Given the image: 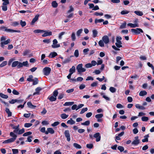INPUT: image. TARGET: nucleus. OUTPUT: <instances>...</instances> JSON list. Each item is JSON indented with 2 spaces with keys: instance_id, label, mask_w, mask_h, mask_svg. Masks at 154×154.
<instances>
[{
  "instance_id": "obj_1",
  "label": "nucleus",
  "mask_w": 154,
  "mask_h": 154,
  "mask_svg": "<svg viewBox=\"0 0 154 154\" xmlns=\"http://www.w3.org/2000/svg\"><path fill=\"white\" fill-rule=\"evenodd\" d=\"M83 65L82 63L78 64L76 67V69L79 73L85 72L86 69L82 67Z\"/></svg>"
},
{
  "instance_id": "obj_2",
  "label": "nucleus",
  "mask_w": 154,
  "mask_h": 154,
  "mask_svg": "<svg viewBox=\"0 0 154 154\" xmlns=\"http://www.w3.org/2000/svg\"><path fill=\"white\" fill-rule=\"evenodd\" d=\"M131 31L134 34H138L140 33V32L143 33V31L140 28H136V29H131Z\"/></svg>"
},
{
  "instance_id": "obj_3",
  "label": "nucleus",
  "mask_w": 154,
  "mask_h": 154,
  "mask_svg": "<svg viewBox=\"0 0 154 154\" xmlns=\"http://www.w3.org/2000/svg\"><path fill=\"white\" fill-rule=\"evenodd\" d=\"M43 71L44 75L48 76L49 75L51 72V69L48 67H46L43 69Z\"/></svg>"
},
{
  "instance_id": "obj_4",
  "label": "nucleus",
  "mask_w": 154,
  "mask_h": 154,
  "mask_svg": "<svg viewBox=\"0 0 154 154\" xmlns=\"http://www.w3.org/2000/svg\"><path fill=\"white\" fill-rule=\"evenodd\" d=\"M94 137L96 138V141L99 142L100 141L101 139V136L99 132H97L93 135Z\"/></svg>"
},
{
  "instance_id": "obj_5",
  "label": "nucleus",
  "mask_w": 154,
  "mask_h": 154,
  "mask_svg": "<svg viewBox=\"0 0 154 154\" xmlns=\"http://www.w3.org/2000/svg\"><path fill=\"white\" fill-rule=\"evenodd\" d=\"M64 135L67 138L68 141L69 142L70 140V135L69 130H65L64 131Z\"/></svg>"
},
{
  "instance_id": "obj_6",
  "label": "nucleus",
  "mask_w": 154,
  "mask_h": 154,
  "mask_svg": "<svg viewBox=\"0 0 154 154\" xmlns=\"http://www.w3.org/2000/svg\"><path fill=\"white\" fill-rule=\"evenodd\" d=\"M138 136L135 137V140L131 143L132 145H137L140 143V140L138 139Z\"/></svg>"
},
{
  "instance_id": "obj_7",
  "label": "nucleus",
  "mask_w": 154,
  "mask_h": 154,
  "mask_svg": "<svg viewBox=\"0 0 154 154\" xmlns=\"http://www.w3.org/2000/svg\"><path fill=\"white\" fill-rule=\"evenodd\" d=\"M23 66L26 67L29 66L28 62L27 61H24L23 63L20 62L18 65V67L20 68L22 67Z\"/></svg>"
},
{
  "instance_id": "obj_8",
  "label": "nucleus",
  "mask_w": 154,
  "mask_h": 154,
  "mask_svg": "<svg viewBox=\"0 0 154 154\" xmlns=\"http://www.w3.org/2000/svg\"><path fill=\"white\" fill-rule=\"evenodd\" d=\"M53 45H52L51 46L53 48H58L60 47V45L56 44L58 43V42L56 39H54L53 41Z\"/></svg>"
},
{
  "instance_id": "obj_9",
  "label": "nucleus",
  "mask_w": 154,
  "mask_h": 154,
  "mask_svg": "<svg viewBox=\"0 0 154 154\" xmlns=\"http://www.w3.org/2000/svg\"><path fill=\"white\" fill-rule=\"evenodd\" d=\"M115 45L117 48L114 45L112 46V48L114 49L116 51H120V49L119 48H121L122 47V45H120L118 43H115Z\"/></svg>"
},
{
  "instance_id": "obj_10",
  "label": "nucleus",
  "mask_w": 154,
  "mask_h": 154,
  "mask_svg": "<svg viewBox=\"0 0 154 154\" xmlns=\"http://www.w3.org/2000/svg\"><path fill=\"white\" fill-rule=\"evenodd\" d=\"M102 40L105 44H107L109 42V39L108 36L104 35L102 38Z\"/></svg>"
},
{
  "instance_id": "obj_11",
  "label": "nucleus",
  "mask_w": 154,
  "mask_h": 154,
  "mask_svg": "<svg viewBox=\"0 0 154 154\" xmlns=\"http://www.w3.org/2000/svg\"><path fill=\"white\" fill-rule=\"evenodd\" d=\"M44 33L42 35V36L45 37L48 36H50L52 35V32L51 31H45Z\"/></svg>"
},
{
  "instance_id": "obj_12",
  "label": "nucleus",
  "mask_w": 154,
  "mask_h": 154,
  "mask_svg": "<svg viewBox=\"0 0 154 154\" xmlns=\"http://www.w3.org/2000/svg\"><path fill=\"white\" fill-rule=\"evenodd\" d=\"M39 16V15L38 14L35 16V17L33 19L31 22V25H32L34 24V23L38 20Z\"/></svg>"
},
{
  "instance_id": "obj_13",
  "label": "nucleus",
  "mask_w": 154,
  "mask_h": 154,
  "mask_svg": "<svg viewBox=\"0 0 154 154\" xmlns=\"http://www.w3.org/2000/svg\"><path fill=\"white\" fill-rule=\"evenodd\" d=\"M20 62H19L18 61H14L13 62L11 66L12 67H14L17 66V68L18 69L20 68L18 67V65Z\"/></svg>"
},
{
  "instance_id": "obj_14",
  "label": "nucleus",
  "mask_w": 154,
  "mask_h": 154,
  "mask_svg": "<svg viewBox=\"0 0 154 154\" xmlns=\"http://www.w3.org/2000/svg\"><path fill=\"white\" fill-rule=\"evenodd\" d=\"M42 89L40 87H37L35 89V90L36 91L33 93V95L36 94L39 95V94L40 91Z\"/></svg>"
},
{
  "instance_id": "obj_15",
  "label": "nucleus",
  "mask_w": 154,
  "mask_h": 154,
  "mask_svg": "<svg viewBox=\"0 0 154 154\" xmlns=\"http://www.w3.org/2000/svg\"><path fill=\"white\" fill-rule=\"evenodd\" d=\"M27 105L28 107L31 109H35L36 106L32 105L31 102H28L27 103Z\"/></svg>"
},
{
  "instance_id": "obj_16",
  "label": "nucleus",
  "mask_w": 154,
  "mask_h": 154,
  "mask_svg": "<svg viewBox=\"0 0 154 154\" xmlns=\"http://www.w3.org/2000/svg\"><path fill=\"white\" fill-rule=\"evenodd\" d=\"M10 29H7L6 27L4 26H2L0 27V30L3 31L9 32Z\"/></svg>"
},
{
  "instance_id": "obj_17",
  "label": "nucleus",
  "mask_w": 154,
  "mask_h": 154,
  "mask_svg": "<svg viewBox=\"0 0 154 154\" xmlns=\"http://www.w3.org/2000/svg\"><path fill=\"white\" fill-rule=\"evenodd\" d=\"M14 141L13 140V139H12L11 138H9L7 140H5L4 141L2 142V143L3 144H5V143H11V142H14Z\"/></svg>"
},
{
  "instance_id": "obj_18",
  "label": "nucleus",
  "mask_w": 154,
  "mask_h": 154,
  "mask_svg": "<svg viewBox=\"0 0 154 154\" xmlns=\"http://www.w3.org/2000/svg\"><path fill=\"white\" fill-rule=\"evenodd\" d=\"M10 135L11 137H13V138H11L13 139V140L14 141L17 137V135L15 134L13 132H11L10 133Z\"/></svg>"
},
{
  "instance_id": "obj_19",
  "label": "nucleus",
  "mask_w": 154,
  "mask_h": 154,
  "mask_svg": "<svg viewBox=\"0 0 154 154\" xmlns=\"http://www.w3.org/2000/svg\"><path fill=\"white\" fill-rule=\"evenodd\" d=\"M128 26H130L132 28H135V27H139V25L137 24H133L132 23H128L127 24Z\"/></svg>"
},
{
  "instance_id": "obj_20",
  "label": "nucleus",
  "mask_w": 154,
  "mask_h": 154,
  "mask_svg": "<svg viewBox=\"0 0 154 154\" xmlns=\"http://www.w3.org/2000/svg\"><path fill=\"white\" fill-rule=\"evenodd\" d=\"M48 99H49L51 101L53 102L56 100L57 97H56L53 96H51L50 97H48Z\"/></svg>"
},
{
  "instance_id": "obj_21",
  "label": "nucleus",
  "mask_w": 154,
  "mask_h": 154,
  "mask_svg": "<svg viewBox=\"0 0 154 154\" xmlns=\"http://www.w3.org/2000/svg\"><path fill=\"white\" fill-rule=\"evenodd\" d=\"M5 111L8 114V117H10L12 116V112L10 111L9 109L8 108H6Z\"/></svg>"
},
{
  "instance_id": "obj_22",
  "label": "nucleus",
  "mask_w": 154,
  "mask_h": 154,
  "mask_svg": "<svg viewBox=\"0 0 154 154\" xmlns=\"http://www.w3.org/2000/svg\"><path fill=\"white\" fill-rule=\"evenodd\" d=\"M147 94V92L145 91H141L140 92L139 94V95L140 96H143Z\"/></svg>"
},
{
  "instance_id": "obj_23",
  "label": "nucleus",
  "mask_w": 154,
  "mask_h": 154,
  "mask_svg": "<svg viewBox=\"0 0 154 154\" xmlns=\"http://www.w3.org/2000/svg\"><path fill=\"white\" fill-rule=\"evenodd\" d=\"M126 21H124V23H122L121 25L120 26L119 29H122L126 28Z\"/></svg>"
},
{
  "instance_id": "obj_24",
  "label": "nucleus",
  "mask_w": 154,
  "mask_h": 154,
  "mask_svg": "<svg viewBox=\"0 0 154 154\" xmlns=\"http://www.w3.org/2000/svg\"><path fill=\"white\" fill-rule=\"evenodd\" d=\"M57 55V53H56L55 52H51L50 54L49 57H50V56H51V58H53L55 57Z\"/></svg>"
},
{
  "instance_id": "obj_25",
  "label": "nucleus",
  "mask_w": 154,
  "mask_h": 154,
  "mask_svg": "<svg viewBox=\"0 0 154 154\" xmlns=\"http://www.w3.org/2000/svg\"><path fill=\"white\" fill-rule=\"evenodd\" d=\"M75 67L74 66H72V68L69 69V72L70 73L72 74L74 72H75Z\"/></svg>"
},
{
  "instance_id": "obj_26",
  "label": "nucleus",
  "mask_w": 154,
  "mask_h": 154,
  "mask_svg": "<svg viewBox=\"0 0 154 154\" xmlns=\"http://www.w3.org/2000/svg\"><path fill=\"white\" fill-rule=\"evenodd\" d=\"M149 137V135L148 134H147L144 136V137L145 138V139L142 140V142H148V138Z\"/></svg>"
},
{
  "instance_id": "obj_27",
  "label": "nucleus",
  "mask_w": 154,
  "mask_h": 154,
  "mask_svg": "<svg viewBox=\"0 0 154 154\" xmlns=\"http://www.w3.org/2000/svg\"><path fill=\"white\" fill-rule=\"evenodd\" d=\"M67 123L71 125H72L75 124V122L72 119V118H70V120L67 121Z\"/></svg>"
},
{
  "instance_id": "obj_28",
  "label": "nucleus",
  "mask_w": 154,
  "mask_h": 154,
  "mask_svg": "<svg viewBox=\"0 0 154 154\" xmlns=\"http://www.w3.org/2000/svg\"><path fill=\"white\" fill-rule=\"evenodd\" d=\"M47 130L49 133L51 134H54V131L52 128H47Z\"/></svg>"
},
{
  "instance_id": "obj_29",
  "label": "nucleus",
  "mask_w": 154,
  "mask_h": 154,
  "mask_svg": "<svg viewBox=\"0 0 154 154\" xmlns=\"http://www.w3.org/2000/svg\"><path fill=\"white\" fill-rule=\"evenodd\" d=\"M104 20L103 19H95L94 21V23L95 24H97L98 23H101L103 22Z\"/></svg>"
},
{
  "instance_id": "obj_30",
  "label": "nucleus",
  "mask_w": 154,
  "mask_h": 154,
  "mask_svg": "<svg viewBox=\"0 0 154 154\" xmlns=\"http://www.w3.org/2000/svg\"><path fill=\"white\" fill-rule=\"evenodd\" d=\"M73 146L77 149H80L82 148L81 146L76 143H74L73 144Z\"/></svg>"
},
{
  "instance_id": "obj_31",
  "label": "nucleus",
  "mask_w": 154,
  "mask_h": 154,
  "mask_svg": "<svg viewBox=\"0 0 154 154\" xmlns=\"http://www.w3.org/2000/svg\"><path fill=\"white\" fill-rule=\"evenodd\" d=\"M52 6L54 8H57L58 6V4L56 1H53L51 3Z\"/></svg>"
},
{
  "instance_id": "obj_32",
  "label": "nucleus",
  "mask_w": 154,
  "mask_h": 154,
  "mask_svg": "<svg viewBox=\"0 0 154 154\" xmlns=\"http://www.w3.org/2000/svg\"><path fill=\"white\" fill-rule=\"evenodd\" d=\"M90 121L89 120L86 121L85 122L82 123H81L82 125H85L87 126H88L90 125Z\"/></svg>"
},
{
  "instance_id": "obj_33",
  "label": "nucleus",
  "mask_w": 154,
  "mask_h": 154,
  "mask_svg": "<svg viewBox=\"0 0 154 154\" xmlns=\"http://www.w3.org/2000/svg\"><path fill=\"white\" fill-rule=\"evenodd\" d=\"M74 103V102H66L65 103L64 105L65 106H72V105H73Z\"/></svg>"
},
{
  "instance_id": "obj_34",
  "label": "nucleus",
  "mask_w": 154,
  "mask_h": 154,
  "mask_svg": "<svg viewBox=\"0 0 154 154\" xmlns=\"http://www.w3.org/2000/svg\"><path fill=\"white\" fill-rule=\"evenodd\" d=\"M98 32L96 30L94 29L93 30V37L94 38H95L97 37Z\"/></svg>"
},
{
  "instance_id": "obj_35",
  "label": "nucleus",
  "mask_w": 154,
  "mask_h": 154,
  "mask_svg": "<svg viewBox=\"0 0 154 154\" xmlns=\"http://www.w3.org/2000/svg\"><path fill=\"white\" fill-rule=\"evenodd\" d=\"M68 116V115L65 113H63L61 114V117L63 119H65Z\"/></svg>"
},
{
  "instance_id": "obj_36",
  "label": "nucleus",
  "mask_w": 154,
  "mask_h": 154,
  "mask_svg": "<svg viewBox=\"0 0 154 154\" xmlns=\"http://www.w3.org/2000/svg\"><path fill=\"white\" fill-rule=\"evenodd\" d=\"M45 32V30L41 29H35L33 31V32L36 33L43 32Z\"/></svg>"
},
{
  "instance_id": "obj_37",
  "label": "nucleus",
  "mask_w": 154,
  "mask_h": 154,
  "mask_svg": "<svg viewBox=\"0 0 154 154\" xmlns=\"http://www.w3.org/2000/svg\"><path fill=\"white\" fill-rule=\"evenodd\" d=\"M0 97L2 98L6 99L8 98V96L7 95L4 94L2 93H0Z\"/></svg>"
},
{
  "instance_id": "obj_38",
  "label": "nucleus",
  "mask_w": 154,
  "mask_h": 154,
  "mask_svg": "<svg viewBox=\"0 0 154 154\" xmlns=\"http://www.w3.org/2000/svg\"><path fill=\"white\" fill-rule=\"evenodd\" d=\"M104 42L102 40H100L98 42L99 45L101 47H103L104 46Z\"/></svg>"
},
{
  "instance_id": "obj_39",
  "label": "nucleus",
  "mask_w": 154,
  "mask_h": 154,
  "mask_svg": "<svg viewBox=\"0 0 154 154\" xmlns=\"http://www.w3.org/2000/svg\"><path fill=\"white\" fill-rule=\"evenodd\" d=\"M2 1L4 2L2 3L3 5H7L9 3L8 0H2Z\"/></svg>"
},
{
  "instance_id": "obj_40",
  "label": "nucleus",
  "mask_w": 154,
  "mask_h": 154,
  "mask_svg": "<svg viewBox=\"0 0 154 154\" xmlns=\"http://www.w3.org/2000/svg\"><path fill=\"white\" fill-rule=\"evenodd\" d=\"M33 82V83L32 85H35L37 84L38 82V79L37 78H35V80H34L33 79V81H32Z\"/></svg>"
},
{
  "instance_id": "obj_41",
  "label": "nucleus",
  "mask_w": 154,
  "mask_h": 154,
  "mask_svg": "<svg viewBox=\"0 0 154 154\" xmlns=\"http://www.w3.org/2000/svg\"><path fill=\"white\" fill-rule=\"evenodd\" d=\"M134 13L137 15L140 16H142L143 14V13L140 11H135Z\"/></svg>"
},
{
  "instance_id": "obj_42",
  "label": "nucleus",
  "mask_w": 154,
  "mask_h": 154,
  "mask_svg": "<svg viewBox=\"0 0 154 154\" xmlns=\"http://www.w3.org/2000/svg\"><path fill=\"white\" fill-rule=\"evenodd\" d=\"M149 119L148 117L147 116H143L141 118L142 121L143 122L147 121Z\"/></svg>"
},
{
  "instance_id": "obj_43",
  "label": "nucleus",
  "mask_w": 154,
  "mask_h": 154,
  "mask_svg": "<svg viewBox=\"0 0 154 154\" xmlns=\"http://www.w3.org/2000/svg\"><path fill=\"white\" fill-rule=\"evenodd\" d=\"M103 116V114H99L96 115L95 116V117L96 119H100Z\"/></svg>"
},
{
  "instance_id": "obj_44",
  "label": "nucleus",
  "mask_w": 154,
  "mask_h": 154,
  "mask_svg": "<svg viewBox=\"0 0 154 154\" xmlns=\"http://www.w3.org/2000/svg\"><path fill=\"white\" fill-rule=\"evenodd\" d=\"M94 15L96 16H102L103 15V13L102 12L98 13L97 12H96L94 13Z\"/></svg>"
},
{
  "instance_id": "obj_45",
  "label": "nucleus",
  "mask_w": 154,
  "mask_h": 154,
  "mask_svg": "<svg viewBox=\"0 0 154 154\" xmlns=\"http://www.w3.org/2000/svg\"><path fill=\"white\" fill-rule=\"evenodd\" d=\"M129 11H127L126 10H125L122 11L121 12V14L122 15H124L127 14L129 13Z\"/></svg>"
},
{
  "instance_id": "obj_46",
  "label": "nucleus",
  "mask_w": 154,
  "mask_h": 154,
  "mask_svg": "<svg viewBox=\"0 0 154 154\" xmlns=\"http://www.w3.org/2000/svg\"><path fill=\"white\" fill-rule=\"evenodd\" d=\"M109 90L112 93H114L116 92V90L115 88L111 87L109 88Z\"/></svg>"
},
{
  "instance_id": "obj_47",
  "label": "nucleus",
  "mask_w": 154,
  "mask_h": 154,
  "mask_svg": "<svg viewBox=\"0 0 154 154\" xmlns=\"http://www.w3.org/2000/svg\"><path fill=\"white\" fill-rule=\"evenodd\" d=\"M7 61H4L2 63L0 64V67H2L7 64Z\"/></svg>"
},
{
  "instance_id": "obj_48",
  "label": "nucleus",
  "mask_w": 154,
  "mask_h": 154,
  "mask_svg": "<svg viewBox=\"0 0 154 154\" xmlns=\"http://www.w3.org/2000/svg\"><path fill=\"white\" fill-rule=\"evenodd\" d=\"M32 124L31 123H25L24 124V126L26 128H29L32 125Z\"/></svg>"
},
{
  "instance_id": "obj_49",
  "label": "nucleus",
  "mask_w": 154,
  "mask_h": 154,
  "mask_svg": "<svg viewBox=\"0 0 154 154\" xmlns=\"http://www.w3.org/2000/svg\"><path fill=\"white\" fill-rule=\"evenodd\" d=\"M71 38L72 41H74L76 39V37L75 36V34L74 32L72 33Z\"/></svg>"
},
{
  "instance_id": "obj_50",
  "label": "nucleus",
  "mask_w": 154,
  "mask_h": 154,
  "mask_svg": "<svg viewBox=\"0 0 154 154\" xmlns=\"http://www.w3.org/2000/svg\"><path fill=\"white\" fill-rule=\"evenodd\" d=\"M33 78V76L32 75H29V78L27 79V81L29 82H32L33 81V79H32Z\"/></svg>"
},
{
  "instance_id": "obj_51",
  "label": "nucleus",
  "mask_w": 154,
  "mask_h": 154,
  "mask_svg": "<svg viewBox=\"0 0 154 154\" xmlns=\"http://www.w3.org/2000/svg\"><path fill=\"white\" fill-rule=\"evenodd\" d=\"M32 134V132L31 131H28L25 133L23 134V136H27L29 135Z\"/></svg>"
},
{
  "instance_id": "obj_52",
  "label": "nucleus",
  "mask_w": 154,
  "mask_h": 154,
  "mask_svg": "<svg viewBox=\"0 0 154 154\" xmlns=\"http://www.w3.org/2000/svg\"><path fill=\"white\" fill-rule=\"evenodd\" d=\"M88 108L87 107H86L85 108H83L82 109L80 112V114H82L84 113L85 112L87 111L88 110Z\"/></svg>"
},
{
  "instance_id": "obj_53",
  "label": "nucleus",
  "mask_w": 154,
  "mask_h": 154,
  "mask_svg": "<svg viewBox=\"0 0 154 154\" xmlns=\"http://www.w3.org/2000/svg\"><path fill=\"white\" fill-rule=\"evenodd\" d=\"M58 94L57 90H55L53 92V96L56 97Z\"/></svg>"
},
{
  "instance_id": "obj_54",
  "label": "nucleus",
  "mask_w": 154,
  "mask_h": 154,
  "mask_svg": "<svg viewBox=\"0 0 154 154\" xmlns=\"http://www.w3.org/2000/svg\"><path fill=\"white\" fill-rule=\"evenodd\" d=\"M74 55L75 57H77L79 56V51L78 49L75 50L74 53Z\"/></svg>"
},
{
  "instance_id": "obj_55",
  "label": "nucleus",
  "mask_w": 154,
  "mask_h": 154,
  "mask_svg": "<svg viewBox=\"0 0 154 154\" xmlns=\"http://www.w3.org/2000/svg\"><path fill=\"white\" fill-rule=\"evenodd\" d=\"M69 9L67 11V14L71 12L74 11V8L72 7V5L69 6Z\"/></svg>"
},
{
  "instance_id": "obj_56",
  "label": "nucleus",
  "mask_w": 154,
  "mask_h": 154,
  "mask_svg": "<svg viewBox=\"0 0 154 154\" xmlns=\"http://www.w3.org/2000/svg\"><path fill=\"white\" fill-rule=\"evenodd\" d=\"M94 146L92 144H88L86 145V147L89 149H91Z\"/></svg>"
},
{
  "instance_id": "obj_57",
  "label": "nucleus",
  "mask_w": 154,
  "mask_h": 154,
  "mask_svg": "<svg viewBox=\"0 0 154 154\" xmlns=\"http://www.w3.org/2000/svg\"><path fill=\"white\" fill-rule=\"evenodd\" d=\"M12 92L13 94L15 95H18L20 94V93L18 91L14 89H13Z\"/></svg>"
},
{
  "instance_id": "obj_58",
  "label": "nucleus",
  "mask_w": 154,
  "mask_h": 154,
  "mask_svg": "<svg viewBox=\"0 0 154 154\" xmlns=\"http://www.w3.org/2000/svg\"><path fill=\"white\" fill-rule=\"evenodd\" d=\"M19 23L17 21H15L12 23L11 24V26H16L19 25Z\"/></svg>"
},
{
  "instance_id": "obj_59",
  "label": "nucleus",
  "mask_w": 154,
  "mask_h": 154,
  "mask_svg": "<svg viewBox=\"0 0 154 154\" xmlns=\"http://www.w3.org/2000/svg\"><path fill=\"white\" fill-rule=\"evenodd\" d=\"M66 33L65 32H61L59 34L58 38L60 39H61L62 38V36Z\"/></svg>"
},
{
  "instance_id": "obj_60",
  "label": "nucleus",
  "mask_w": 154,
  "mask_h": 154,
  "mask_svg": "<svg viewBox=\"0 0 154 154\" xmlns=\"http://www.w3.org/2000/svg\"><path fill=\"white\" fill-rule=\"evenodd\" d=\"M64 94L63 93H60L58 97V99H62L64 97Z\"/></svg>"
},
{
  "instance_id": "obj_61",
  "label": "nucleus",
  "mask_w": 154,
  "mask_h": 154,
  "mask_svg": "<svg viewBox=\"0 0 154 154\" xmlns=\"http://www.w3.org/2000/svg\"><path fill=\"white\" fill-rule=\"evenodd\" d=\"M118 149L120 150V152H122L124 150V147L122 146H119L118 147Z\"/></svg>"
},
{
  "instance_id": "obj_62",
  "label": "nucleus",
  "mask_w": 154,
  "mask_h": 154,
  "mask_svg": "<svg viewBox=\"0 0 154 154\" xmlns=\"http://www.w3.org/2000/svg\"><path fill=\"white\" fill-rule=\"evenodd\" d=\"M33 137L32 136H29L27 138V140L26 141V142H31L32 141V140L31 139Z\"/></svg>"
},
{
  "instance_id": "obj_63",
  "label": "nucleus",
  "mask_w": 154,
  "mask_h": 154,
  "mask_svg": "<svg viewBox=\"0 0 154 154\" xmlns=\"http://www.w3.org/2000/svg\"><path fill=\"white\" fill-rule=\"evenodd\" d=\"M20 24L22 27H23L26 25V23L25 21H23L21 20L20 22Z\"/></svg>"
},
{
  "instance_id": "obj_64",
  "label": "nucleus",
  "mask_w": 154,
  "mask_h": 154,
  "mask_svg": "<svg viewBox=\"0 0 154 154\" xmlns=\"http://www.w3.org/2000/svg\"><path fill=\"white\" fill-rule=\"evenodd\" d=\"M60 124L59 122H55L51 124V126L52 127H55L58 125Z\"/></svg>"
}]
</instances>
